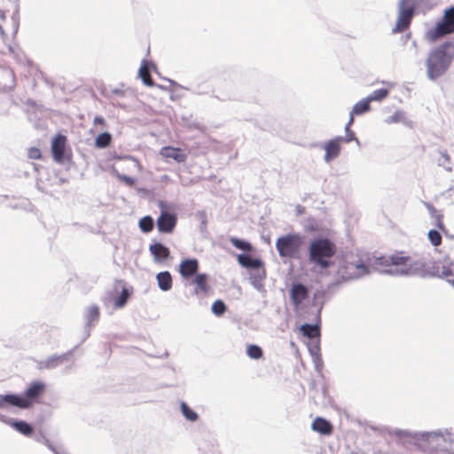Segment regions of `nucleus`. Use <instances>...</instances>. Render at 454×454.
Masks as SVG:
<instances>
[{
  "label": "nucleus",
  "mask_w": 454,
  "mask_h": 454,
  "mask_svg": "<svg viewBox=\"0 0 454 454\" xmlns=\"http://www.w3.org/2000/svg\"><path fill=\"white\" fill-rule=\"evenodd\" d=\"M45 446H47V448L49 450H51L54 454H57L58 451L60 450V449H58L57 447H55L50 441L49 439L48 440H45L44 443H43Z\"/></svg>",
  "instance_id": "3c124183"
},
{
  "label": "nucleus",
  "mask_w": 454,
  "mask_h": 454,
  "mask_svg": "<svg viewBox=\"0 0 454 454\" xmlns=\"http://www.w3.org/2000/svg\"><path fill=\"white\" fill-rule=\"evenodd\" d=\"M247 355L253 359H260L262 357L263 352L261 347L255 344L247 346Z\"/></svg>",
  "instance_id": "e433bc0d"
},
{
  "label": "nucleus",
  "mask_w": 454,
  "mask_h": 454,
  "mask_svg": "<svg viewBox=\"0 0 454 454\" xmlns=\"http://www.w3.org/2000/svg\"><path fill=\"white\" fill-rule=\"evenodd\" d=\"M427 236L433 246L437 247L442 243V236L438 231L430 230Z\"/></svg>",
  "instance_id": "ea45409f"
},
{
  "label": "nucleus",
  "mask_w": 454,
  "mask_h": 454,
  "mask_svg": "<svg viewBox=\"0 0 454 454\" xmlns=\"http://www.w3.org/2000/svg\"><path fill=\"white\" fill-rule=\"evenodd\" d=\"M149 251L155 262H162L168 259L170 255L169 249L163 244L157 242L149 247Z\"/></svg>",
  "instance_id": "a211bd4d"
},
{
  "label": "nucleus",
  "mask_w": 454,
  "mask_h": 454,
  "mask_svg": "<svg viewBox=\"0 0 454 454\" xmlns=\"http://www.w3.org/2000/svg\"><path fill=\"white\" fill-rule=\"evenodd\" d=\"M238 262L242 267L251 269L252 270L261 268V266H263V262L261 259L253 258L248 254H239Z\"/></svg>",
  "instance_id": "aec40b11"
},
{
  "label": "nucleus",
  "mask_w": 454,
  "mask_h": 454,
  "mask_svg": "<svg viewBox=\"0 0 454 454\" xmlns=\"http://www.w3.org/2000/svg\"><path fill=\"white\" fill-rule=\"evenodd\" d=\"M266 278V271L263 266L254 270L250 274V283L256 290H262L263 287V280Z\"/></svg>",
  "instance_id": "4be33fe9"
},
{
  "label": "nucleus",
  "mask_w": 454,
  "mask_h": 454,
  "mask_svg": "<svg viewBox=\"0 0 454 454\" xmlns=\"http://www.w3.org/2000/svg\"><path fill=\"white\" fill-rule=\"evenodd\" d=\"M76 347L72 348L71 350L63 353L61 355H52L47 357L44 360H40L37 362V368L39 370H51L55 369L60 364L67 362L71 359L73 353L74 352Z\"/></svg>",
  "instance_id": "9b49d317"
},
{
  "label": "nucleus",
  "mask_w": 454,
  "mask_h": 454,
  "mask_svg": "<svg viewBox=\"0 0 454 454\" xmlns=\"http://www.w3.org/2000/svg\"><path fill=\"white\" fill-rule=\"evenodd\" d=\"M67 138L63 135H57L51 143V153L53 159L60 163L64 160Z\"/></svg>",
  "instance_id": "ddd939ff"
},
{
  "label": "nucleus",
  "mask_w": 454,
  "mask_h": 454,
  "mask_svg": "<svg viewBox=\"0 0 454 454\" xmlns=\"http://www.w3.org/2000/svg\"><path fill=\"white\" fill-rule=\"evenodd\" d=\"M0 33H1L2 35H4V29H3V27H2L1 26H0Z\"/></svg>",
  "instance_id": "338daca9"
},
{
  "label": "nucleus",
  "mask_w": 454,
  "mask_h": 454,
  "mask_svg": "<svg viewBox=\"0 0 454 454\" xmlns=\"http://www.w3.org/2000/svg\"><path fill=\"white\" fill-rule=\"evenodd\" d=\"M160 153L163 157L173 159L179 163L185 160V155L182 153L179 148L164 147Z\"/></svg>",
  "instance_id": "b1692460"
},
{
  "label": "nucleus",
  "mask_w": 454,
  "mask_h": 454,
  "mask_svg": "<svg viewBox=\"0 0 454 454\" xmlns=\"http://www.w3.org/2000/svg\"><path fill=\"white\" fill-rule=\"evenodd\" d=\"M336 253V246L327 238H317L309 247V260L311 263L326 270L331 266L330 259Z\"/></svg>",
  "instance_id": "20e7f679"
},
{
  "label": "nucleus",
  "mask_w": 454,
  "mask_h": 454,
  "mask_svg": "<svg viewBox=\"0 0 454 454\" xmlns=\"http://www.w3.org/2000/svg\"><path fill=\"white\" fill-rule=\"evenodd\" d=\"M93 122H94V124H101V125H105L106 124L105 119L102 116H99V115H97L94 118Z\"/></svg>",
  "instance_id": "6e6d98bb"
},
{
  "label": "nucleus",
  "mask_w": 454,
  "mask_h": 454,
  "mask_svg": "<svg viewBox=\"0 0 454 454\" xmlns=\"http://www.w3.org/2000/svg\"><path fill=\"white\" fill-rule=\"evenodd\" d=\"M435 225L440 230H444V224L442 223V215H437V217L435 218Z\"/></svg>",
  "instance_id": "864d4df0"
},
{
  "label": "nucleus",
  "mask_w": 454,
  "mask_h": 454,
  "mask_svg": "<svg viewBox=\"0 0 454 454\" xmlns=\"http://www.w3.org/2000/svg\"><path fill=\"white\" fill-rule=\"evenodd\" d=\"M226 309L225 303L221 300H216L211 307L212 312L217 317L223 316Z\"/></svg>",
  "instance_id": "58836bf2"
},
{
  "label": "nucleus",
  "mask_w": 454,
  "mask_h": 454,
  "mask_svg": "<svg viewBox=\"0 0 454 454\" xmlns=\"http://www.w3.org/2000/svg\"><path fill=\"white\" fill-rule=\"evenodd\" d=\"M388 95V90L387 89H379L374 90L372 94L367 97V99L370 101H380L385 98Z\"/></svg>",
  "instance_id": "4c0bfd02"
},
{
  "label": "nucleus",
  "mask_w": 454,
  "mask_h": 454,
  "mask_svg": "<svg viewBox=\"0 0 454 454\" xmlns=\"http://www.w3.org/2000/svg\"><path fill=\"white\" fill-rule=\"evenodd\" d=\"M35 439L38 442L44 443L45 440H48L45 434L42 432H39L37 434L35 435Z\"/></svg>",
  "instance_id": "5fc2aeb1"
},
{
  "label": "nucleus",
  "mask_w": 454,
  "mask_h": 454,
  "mask_svg": "<svg viewBox=\"0 0 454 454\" xmlns=\"http://www.w3.org/2000/svg\"><path fill=\"white\" fill-rule=\"evenodd\" d=\"M309 352L311 355L312 358L321 356L319 339L316 340L309 346Z\"/></svg>",
  "instance_id": "79ce46f5"
},
{
  "label": "nucleus",
  "mask_w": 454,
  "mask_h": 454,
  "mask_svg": "<svg viewBox=\"0 0 454 454\" xmlns=\"http://www.w3.org/2000/svg\"><path fill=\"white\" fill-rule=\"evenodd\" d=\"M390 434L396 436L399 443L405 448L414 445L425 452L454 454V434L447 429L416 432L395 428L390 431Z\"/></svg>",
  "instance_id": "f03ea898"
},
{
  "label": "nucleus",
  "mask_w": 454,
  "mask_h": 454,
  "mask_svg": "<svg viewBox=\"0 0 454 454\" xmlns=\"http://www.w3.org/2000/svg\"><path fill=\"white\" fill-rule=\"evenodd\" d=\"M301 332L309 339L317 340L320 336V327L317 324H304L301 326Z\"/></svg>",
  "instance_id": "393cba45"
},
{
  "label": "nucleus",
  "mask_w": 454,
  "mask_h": 454,
  "mask_svg": "<svg viewBox=\"0 0 454 454\" xmlns=\"http://www.w3.org/2000/svg\"><path fill=\"white\" fill-rule=\"evenodd\" d=\"M208 276L206 273H200L195 276L192 279V284L196 286L194 294H207L209 291V286L207 284Z\"/></svg>",
  "instance_id": "6ab92c4d"
},
{
  "label": "nucleus",
  "mask_w": 454,
  "mask_h": 454,
  "mask_svg": "<svg viewBox=\"0 0 454 454\" xmlns=\"http://www.w3.org/2000/svg\"><path fill=\"white\" fill-rule=\"evenodd\" d=\"M305 245V236L297 232L280 236L276 240V249L281 258L300 260Z\"/></svg>",
  "instance_id": "423d86ee"
},
{
  "label": "nucleus",
  "mask_w": 454,
  "mask_h": 454,
  "mask_svg": "<svg viewBox=\"0 0 454 454\" xmlns=\"http://www.w3.org/2000/svg\"><path fill=\"white\" fill-rule=\"evenodd\" d=\"M113 105L117 106H122L120 103H115V102H113Z\"/></svg>",
  "instance_id": "0e129e2a"
},
{
  "label": "nucleus",
  "mask_w": 454,
  "mask_h": 454,
  "mask_svg": "<svg viewBox=\"0 0 454 454\" xmlns=\"http://www.w3.org/2000/svg\"><path fill=\"white\" fill-rule=\"evenodd\" d=\"M302 209H303V207L301 206H300V205L297 206V210L299 213H301Z\"/></svg>",
  "instance_id": "680f3d73"
},
{
  "label": "nucleus",
  "mask_w": 454,
  "mask_h": 454,
  "mask_svg": "<svg viewBox=\"0 0 454 454\" xmlns=\"http://www.w3.org/2000/svg\"><path fill=\"white\" fill-rule=\"evenodd\" d=\"M426 207L428 210V212L430 213V215L432 218H436L437 217V215H441L434 207V206H432L431 204L429 203H427L426 204Z\"/></svg>",
  "instance_id": "8fccbe9b"
},
{
  "label": "nucleus",
  "mask_w": 454,
  "mask_h": 454,
  "mask_svg": "<svg viewBox=\"0 0 454 454\" xmlns=\"http://www.w3.org/2000/svg\"><path fill=\"white\" fill-rule=\"evenodd\" d=\"M147 62L145 59L143 60L142 65L139 68L138 74L142 79L144 84L147 86H152L153 84V79L151 77L150 72L146 67Z\"/></svg>",
  "instance_id": "c85d7f7f"
},
{
  "label": "nucleus",
  "mask_w": 454,
  "mask_h": 454,
  "mask_svg": "<svg viewBox=\"0 0 454 454\" xmlns=\"http://www.w3.org/2000/svg\"><path fill=\"white\" fill-rule=\"evenodd\" d=\"M313 359V362H314V365H315V369L317 372H320L322 371V368H323V361H322V358L321 356H318V357H316V358H312Z\"/></svg>",
  "instance_id": "49530a36"
},
{
  "label": "nucleus",
  "mask_w": 454,
  "mask_h": 454,
  "mask_svg": "<svg viewBox=\"0 0 454 454\" xmlns=\"http://www.w3.org/2000/svg\"><path fill=\"white\" fill-rule=\"evenodd\" d=\"M426 207L428 210V212L430 213V215L432 218H436L437 217V215H441L434 207V206H432L431 204L429 203H427L426 204Z\"/></svg>",
  "instance_id": "de8ad7c7"
},
{
  "label": "nucleus",
  "mask_w": 454,
  "mask_h": 454,
  "mask_svg": "<svg viewBox=\"0 0 454 454\" xmlns=\"http://www.w3.org/2000/svg\"><path fill=\"white\" fill-rule=\"evenodd\" d=\"M427 0H400L398 4V17L395 26L392 29L393 34L406 30L414 16L417 6L424 4Z\"/></svg>",
  "instance_id": "0eeeda50"
},
{
  "label": "nucleus",
  "mask_w": 454,
  "mask_h": 454,
  "mask_svg": "<svg viewBox=\"0 0 454 454\" xmlns=\"http://www.w3.org/2000/svg\"><path fill=\"white\" fill-rule=\"evenodd\" d=\"M370 101L367 99V98H363L354 105L352 110L350 111V117L354 119V115H361L365 114L370 110Z\"/></svg>",
  "instance_id": "bb28decb"
},
{
  "label": "nucleus",
  "mask_w": 454,
  "mask_h": 454,
  "mask_svg": "<svg viewBox=\"0 0 454 454\" xmlns=\"http://www.w3.org/2000/svg\"><path fill=\"white\" fill-rule=\"evenodd\" d=\"M441 158L438 159L437 163L439 166L443 167L447 171L451 172L452 168L450 165V157L446 150H439L438 151Z\"/></svg>",
  "instance_id": "f704fd0d"
},
{
  "label": "nucleus",
  "mask_w": 454,
  "mask_h": 454,
  "mask_svg": "<svg viewBox=\"0 0 454 454\" xmlns=\"http://www.w3.org/2000/svg\"><path fill=\"white\" fill-rule=\"evenodd\" d=\"M16 394L0 395V409L7 408L8 406H15L20 403Z\"/></svg>",
  "instance_id": "cd10ccee"
},
{
  "label": "nucleus",
  "mask_w": 454,
  "mask_h": 454,
  "mask_svg": "<svg viewBox=\"0 0 454 454\" xmlns=\"http://www.w3.org/2000/svg\"><path fill=\"white\" fill-rule=\"evenodd\" d=\"M0 19L4 20L5 19V12L4 11L0 9Z\"/></svg>",
  "instance_id": "bf43d9fd"
},
{
  "label": "nucleus",
  "mask_w": 454,
  "mask_h": 454,
  "mask_svg": "<svg viewBox=\"0 0 454 454\" xmlns=\"http://www.w3.org/2000/svg\"><path fill=\"white\" fill-rule=\"evenodd\" d=\"M452 284V286L454 287V279L453 280H450Z\"/></svg>",
  "instance_id": "774afa93"
},
{
  "label": "nucleus",
  "mask_w": 454,
  "mask_h": 454,
  "mask_svg": "<svg viewBox=\"0 0 454 454\" xmlns=\"http://www.w3.org/2000/svg\"><path fill=\"white\" fill-rule=\"evenodd\" d=\"M451 34H454V5L444 10L441 20L427 31L426 36L429 41L434 42Z\"/></svg>",
  "instance_id": "6e6552de"
},
{
  "label": "nucleus",
  "mask_w": 454,
  "mask_h": 454,
  "mask_svg": "<svg viewBox=\"0 0 454 454\" xmlns=\"http://www.w3.org/2000/svg\"><path fill=\"white\" fill-rule=\"evenodd\" d=\"M404 119V114L402 111H395L392 115L388 116L385 121L386 123H398Z\"/></svg>",
  "instance_id": "a19ab883"
},
{
  "label": "nucleus",
  "mask_w": 454,
  "mask_h": 454,
  "mask_svg": "<svg viewBox=\"0 0 454 454\" xmlns=\"http://www.w3.org/2000/svg\"><path fill=\"white\" fill-rule=\"evenodd\" d=\"M408 257L393 254L390 256H381L372 263V267L381 273L391 276H413L418 275L422 278H445L451 286L450 280L454 279V261L450 256H445L442 262V268L439 263L424 262L414 261L407 264Z\"/></svg>",
  "instance_id": "f257e3e1"
},
{
  "label": "nucleus",
  "mask_w": 454,
  "mask_h": 454,
  "mask_svg": "<svg viewBox=\"0 0 454 454\" xmlns=\"http://www.w3.org/2000/svg\"><path fill=\"white\" fill-rule=\"evenodd\" d=\"M380 256H375L368 259V263H365L361 258H354L352 255H345L338 270L339 274L343 279H356L365 275L370 274L372 271H377L382 274L380 270L372 267L374 260Z\"/></svg>",
  "instance_id": "39448f33"
},
{
  "label": "nucleus",
  "mask_w": 454,
  "mask_h": 454,
  "mask_svg": "<svg viewBox=\"0 0 454 454\" xmlns=\"http://www.w3.org/2000/svg\"><path fill=\"white\" fill-rule=\"evenodd\" d=\"M138 225L143 232L148 233L153 229L154 221L152 216L146 215L139 220Z\"/></svg>",
  "instance_id": "72a5a7b5"
},
{
  "label": "nucleus",
  "mask_w": 454,
  "mask_h": 454,
  "mask_svg": "<svg viewBox=\"0 0 454 454\" xmlns=\"http://www.w3.org/2000/svg\"><path fill=\"white\" fill-rule=\"evenodd\" d=\"M426 207L428 210V212L430 213V215L432 218H436L437 217V215H441L434 207V206H432L431 204L429 203H427L426 204Z\"/></svg>",
  "instance_id": "09e8293b"
},
{
  "label": "nucleus",
  "mask_w": 454,
  "mask_h": 454,
  "mask_svg": "<svg viewBox=\"0 0 454 454\" xmlns=\"http://www.w3.org/2000/svg\"><path fill=\"white\" fill-rule=\"evenodd\" d=\"M159 288L167 292L172 288V277L168 271H161L156 275Z\"/></svg>",
  "instance_id": "5701e85b"
},
{
  "label": "nucleus",
  "mask_w": 454,
  "mask_h": 454,
  "mask_svg": "<svg viewBox=\"0 0 454 454\" xmlns=\"http://www.w3.org/2000/svg\"><path fill=\"white\" fill-rule=\"evenodd\" d=\"M199 270V262L197 259H184L181 262L179 266V272L184 278L193 277Z\"/></svg>",
  "instance_id": "f3484780"
},
{
  "label": "nucleus",
  "mask_w": 454,
  "mask_h": 454,
  "mask_svg": "<svg viewBox=\"0 0 454 454\" xmlns=\"http://www.w3.org/2000/svg\"><path fill=\"white\" fill-rule=\"evenodd\" d=\"M113 94H117V95H121L122 96L123 95V91L121 90H118V89H115L112 91Z\"/></svg>",
  "instance_id": "13d9d810"
},
{
  "label": "nucleus",
  "mask_w": 454,
  "mask_h": 454,
  "mask_svg": "<svg viewBox=\"0 0 454 454\" xmlns=\"http://www.w3.org/2000/svg\"><path fill=\"white\" fill-rule=\"evenodd\" d=\"M197 218L200 220V229L203 232L207 229V218L205 211H198L196 214Z\"/></svg>",
  "instance_id": "37998d69"
},
{
  "label": "nucleus",
  "mask_w": 454,
  "mask_h": 454,
  "mask_svg": "<svg viewBox=\"0 0 454 454\" xmlns=\"http://www.w3.org/2000/svg\"><path fill=\"white\" fill-rule=\"evenodd\" d=\"M353 122L354 119L349 117V120L345 126L346 137H341L342 142L349 143L351 141H356L357 144H359V140L356 137L355 133L350 129V126L353 124Z\"/></svg>",
  "instance_id": "473e14b6"
},
{
  "label": "nucleus",
  "mask_w": 454,
  "mask_h": 454,
  "mask_svg": "<svg viewBox=\"0 0 454 454\" xmlns=\"http://www.w3.org/2000/svg\"><path fill=\"white\" fill-rule=\"evenodd\" d=\"M454 61V42L445 41L433 48L426 59L427 77L436 81L444 76Z\"/></svg>",
  "instance_id": "7ed1b4c3"
},
{
  "label": "nucleus",
  "mask_w": 454,
  "mask_h": 454,
  "mask_svg": "<svg viewBox=\"0 0 454 454\" xmlns=\"http://www.w3.org/2000/svg\"><path fill=\"white\" fill-rule=\"evenodd\" d=\"M162 179H163V180H168V176L167 175H164V176H162Z\"/></svg>",
  "instance_id": "69168bd1"
},
{
  "label": "nucleus",
  "mask_w": 454,
  "mask_h": 454,
  "mask_svg": "<svg viewBox=\"0 0 454 454\" xmlns=\"http://www.w3.org/2000/svg\"><path fill=\"white\" fill-rule=\"evenodd\" d=\"M99 315V307L98 305L93 304L87 308L85 311V327L87 333L83 340L90 336V329L98 322Z\"/></svg>",
  "instance_id": "2eb2a0df"
},
{
  "label": "nucleus",
  "mask_w": 454,
  "mask_h": 454,
  "mask_svg": "<svg viewBox=\"0 0 454 454\" xmlns=\"http://www.w3.org/2000/svg\"><path fill=\"white\" fill-rule=\"evenodd\" d=\"M130 294H131V293L129 291V289L123 287L121 294L114 301V308L115 309L123 308L126 305Z\"/></svg>",
  "instance_id": "7c9ffc66"
},
{
  "label": "nucleus",
  "mask_w": 454,
  "mask_h": 454,
  "mask_svg": "<svg viewBox=\"0 0 454 454\" xmlns=\"http://www.w3.org/2000/svg\"><path fill=\"white\" fill-rule=\"evenodd\" d=\"M309 295L308 287L301 283L293 284L290 290V297L293 304L298 307Z\"/></svg>",
  "instance_id": "4468645a"
},
{
  "label": "nucleus",
  "mask_w": 454,
  "mask_h": 454,
  "mask_svg": "<svg viewBox=\"0 0 454 454\" xmlns=\"http://www.w3.org/2000/svg\"><path fill=\"white\" fill-rule=\"evenodd\" d=\"M0 421L10 425V421H13V419H9L5 415L0 413Z\"/></svg>",
  "instance_id": "4d7b16f0"
},
{
  "label": "nucleus",
  "mask_w": 454,
  "mask_h": 454,
  "mask_svg": "<svg viewBox=\"0 0 454 454\" xmlns=\"http://www.w3.org/2000/svg\"><path fill=\"white\" fill-rule=\"evenodd\" d=\"M14 74L6 67H0V91H7L14 86Z\"/></svg>",
  "instance_id": "dca6fc26"
},
{
  "label": "nucleus",
  "mask_w": 454,
  "mask_h": 454,
  "mask_svg": "<svg viewBox=\"0 0 454 454\" xmlns=\"http://www.w3.org/2000/svg\"><path fill=\"white\" fill-rule=\"evenodd\" d=\"M112 141V136L108 132L100 133L95 139V145L98 148H106L107 147Z\"/></svg>",
  "instance_id": "c756f323"
},
{
  "label": "nucleus",
  "mask_w": 454,
  "mask_h": 454,
  "mask_svg": "<svg viewBox=\"0 0 454 454\" xmlns=\"http://www.w3.org/2000/svg\"><path fill=\"white\" fill-rule=\"evenodd\" d=\"M10 426L26 436L32 434L34 432L33 427L29 423L23 420L13 419V421H10Z\"/></svg>",
  "instance_id": "a878e982"
},
{
  "label": "nucleus",
  "mask_w": 454,
  "mask_h": 454,
  "mask_svg": "<svg viewBox=\"0 0 454 454\" xmlns=\"http://www.w3.org/2000/svg\"><path fill=\"white\" fill-rule=\"evenodd\" d=\"M116 177L119 179V180H121L123 181L128 186H132L134 185L135 184V178L131 177V176H126L124 174H120V173H116Z\"/></svg>",
  "instance_id": "c03bdc74"
},
{
  "label": "nucleus",
  "mask_w": 454,
  "mask_h": 454,
  "mask_svg": "<svg viewBox=\"0 0 454 454\" xmlns=\"http://www.w3.org/2000/svg\"><path fill=\"white\" fill-rule=\"evenodd\" d=\"M45 390V384L43 381H32L26 388L24 395H18L21 401L17 404L18 408L27 409Z\"/></svg>",
  "instance_id": "1a4fd4ad"
},
{
  "label": "nucleus",
  "mask_w": 454,
  "mask_h": 454,
  "mask_svg": "<svg viewBox=\"0 0 454 454\" xmlns=\"http://www.w3.org/2000/svg\"><path fill=\"white\" fill-rule=\"evenodd\" d=\"M231 244L238 249H240L244 252H250L252 250V246L249 242L239 239L238 238L232 237L231 238Z\"/></svg>",
  "instance_id": "c9c22d12"
},
{
  "label": "nucleus",
  "mask_w": 454,
  "mask_h": 454,
  "mask_svg": "<svg viewBox=\"0 0 454 454\" xmlns=\"http://www.w3.org/2000/svg\"><path fill=\"white\" fill-rule=\"evenodd\" d=\"M14 27H15V32H17L18 29V22L14 20Z\"/></svg>",
  "instance_id": "e2e57ef3"
},
{
  "label": "nucleus",
  "mask_w": 454,
  "mask_h": 454,
  "mask_svg": "<svg viewBox=\"0 0 454 454\" xmlns=\"http://www.w3.org/2000/svg\"><path fill=\"white\" fill-rule=\"evenodd\" d=\"M57 454H69L63 450H59Z\"/></svg>",
  "instance_id": "052dcab7"
},
{
  "label": "nucleus",
  "mask_w": 454,
  "mask_h": 454,
  "mask_svg": "<svg viewBox=\"0 0 454 454\" xmlns=\"http://www.w3.org/2000/svg\"><path fill=\"white\" fill-rule=\"evenodd\" d=\"M27 156L32 160H38L41 158L42 153L39 148L30 147L27 151Z\"/></svg>",
  "instance_id": "a18cd8bd"
},
{
  "label": "nucleus",
  "mask_w": 454,
  "mask_h": 454,
  "mask_svg": "<svg viewBox=\"0 0 454 454\" xmlns=\"http://www.w3.org/2000/svg\"><path fill=\"white\" fill-rule=\"evenodd\" d=\"M342 142V138L340 136L335 137L334 138L329 140L324 145V149L325 151L324 160L325 162L329 163L333 160L336 159L341 150L340 143Z\"/></svg>",
  "instance_id": "f8f14e48"
},
{
  "label": "nucleus",
  "mask_w": 454,
  "mask_h": 454,
  "mask_svg": "<svg viewBox=\"0 0 454 454\" xmlns=\"http://www.w3.org/2000/svg\"><path fill=\"white\" fill-rule=\"evenodd\" d=\"M45 446H47V448L49 450H51L54 454H57L58 451L60 450V449H58L57 447H55L50 441L49 439L48 440H45L44 443H43Z\"/></svg>",
  "instance_id": "603ef678"
},
{
  "label": "nucleus",
  "mask_w": 454,
  "mask_h": 454,
  "mask_svg": "<svg viewBox=\"0 0 454 454\" xmlns=\"http://www.w3.org/2000/svg\"><path fill=\"white\" fill-rule=\"evenodd\" d=\"M158 206L161 209V213L157 219V228L160 232L171 233L176 225V215L166 211L168 206L165 201L160 200Z\"/></svg>",
  "instance_id": "9d476101"
},
{
  "label": "nucleus",
  "mask_w": 454,
  "mask_h": 454,
  "mask_svg": "<svg viewBox=\"0 0 454 454\" xmlns=\"http://www.w3.org/2000/svg\"><path fill=\"white\" fill-rule=\"evenodd\" d=\"M311 428L324 435H329L333 432L332 424L327 419L321 417H317L313 420Z\"/></svg>",
  "instance_id": "412c9836"
},
{
  "label": "nucleus",
  "mask_w": 454,
  "mask_h": 454,
  "mask_svg": "<svg viewBox=\"0 0 454 454\" xmlns=\"http://www.w3.org/2000/svg\"><path fill=\"white\" fill-rule=\"evenodd\" d=\"M180 407H181L182 414L188 421L194 422L198 419L199 416H198L197 412H195L193 410H192L187 405L186 403L182 402Z\"/></svg>",
  "instance_id": "2f4dec72"
}]
</instances>
